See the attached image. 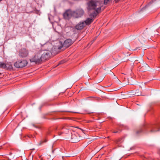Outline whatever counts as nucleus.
<instances>
[{"label":"nucleus","instance_id":"f3484780","mask_svg":"<svg viewBox=\"0 0 160 160\" xmlns=\"http://www.w3.org/2000/svg\"><path fill=\"white\" fill-rule=\"evenodd\" d=\"M5 66H6L5 63L0 62V68L5 69Z\"/></svg>","mask_w":160,"mask_h":160},{"label":"nucleus","instance_id":"6e6552de","mask_svg":"<svg viewBox=\"0 0 160 160\" xmlns=\"http://www.w3.org/2000/svg\"><path fill=\"white\" fill-rule=\"evenodd\" d=\"M18 55L20 57L26 58L28 55V52L26 48H23L20 49L18 52Z\"/></svg>","mask_w":160,"mask_h":160},{"label":"nucleus","instance_id":"a878e982","mask_svg":"<svg viewBox=\"0 0 160 160\" xmlns=\"http://www.w3.org/2000/svg\"><path fill=\"white\" fill-rule=\"evenodd\" d=\"M93 112H88V114H90V113H93Z\"/></svg>","mask_w":160,"mask_h":160},{"label":"nucleus","instance_id":"9b49d317","mask_svg":"<svg viewBox=\"0 0 160 160\" xmlns=\"http://www.w3.org/2000/svg\"><path fill=\"white\" fill-rule=\"evenodd\" d=\"M83 21L80 22L76 26V28L78 30H80L82 29L85 26Z\"/></svg>","mask_w":160,"mask_h":160},{"label":"nucleus","instance_id":"ddd939ff","mask_svg":"<svg viewBox=\"0 0 160 160\" xmlns=\"http://www.w3.org/2000/svg\"><path fill=\"white\" fill-rule=\"evenodd\" d=\"M84 22L85 26L90 24L93 21L92 19L89 18H87L85 21H83Z\"/></svg>","mask_w":160,"mask_h":160},{"label":"nucleus","instance_id":"423d86ee","mask_svg":"<svg viewBox=\"0 0 160 160\" xmlns=\"http://www.w3.org/2000/svg\"><path fill=\"white\" fill-rule=\"evenodd\" d=\"M84 13L83 10L81 9H79L73 12L72 14L75 18H79L83 16Z\"/></svg>","mask_w":160,"mask_h":160},{"label":"nucleus","instance_id":"f8f14e48","mask_svg":"<svg viewBox=\"0 0 160 160\" xmlns=\"http://www.w3.org/2000/svg\"><path fill=\"white\" fill-rule=\"evenodd\" d=\"M71 14L70 11H67L63 14L64 18L67 19H69L71 17Z\"/></svg>","mask_w":160,"mask_h":160},{"label":"nucleus","instance_id":"bb28decb","mask_svg":"<svg viewBox=\"0 0 160 160\" xmlns=\"http://www.w3.org/2000/svg\"><path fill=\"white\" fill-rule=\"evenodd\" d=\"M63 128V127H62V128L60 127V129H62V128Z\"/></svg>","mask_w":160,"mask_h":160},{"label":"nucleus","instance_id":"c756f323","mask_svg":"<svg viewBox=\"0 0 160 160\" xmlns=\"http://www.w3.org/2000/svg\"><path fill=\"white\" fill-rule=\"evenodd\" d=\"M1 74V73L0 72V75Z\"/></svg>","mask_w":160,"mask_h":160},{"label":"nucleus","instance_id":"aec40b11","mask_svg":"<svg viewBox=\"0 0 160 160\" xmlns=\"http://www.w3.org/2000/svg\"><path fill=\"white\" fill-rule=\"evenodd\" d=\"M121 132V131L120 130H118V131H113L112 132L113 133H120Z\"/></svg>","mask_w":160,"mask_h":160},{"label":"nucleus","instance_id":"5701e85b","mask_svg":"<svg viewBox=\"0 0 160 160\" xmlns=\"http://www.w3.org/2000/svg\"><path fill=\"white\" fill-rule=\"evenodd\" d=\"M119 1V0H115V2H117Z\"/></svg>","mask_w":160,"mask_h":160},{"label":"nucleus","instance_id":"1a4fd4ad","mask_svg":"<svg viewBox=\"0 0 160 160\" xmlns=\"http://www.w3.org/2000/svg\"><path fill=\"white\" fill-rule=\"evenodd\" d=\"M149 68V66L146 63H144L142 66H140L138 67L139 71L142 72L146 71L148 70Z\"/></svg>","mask_w":160,"mask_h":160},{"label":"nucleus","instance_id":"a211bd4d","mask_svg":"<svg viewBox=\"0 0 160 160\" xmlns=\"http://www.w3.org/2000/svg\"><path fill=\"white\" fill-rule=\"evenodd\" d=\"M112 0H104V3L105 5L107 4L108 2L111 1Z\"/></svg>","mask_w":160,"mask_h":160},{"label":"nucleus","instance_id":"b1692460","mask_svg":"<svg viewBox=\"0 0 160 160\" xmlns=\"http://www.w3.org/2000/svg\"><path fill=\"white\" fill-rule=\"evenodd\" d=\"M119 141L118 140H118H116V142L117 143H118V142H119Z\"/></svg>","mask_w":160,"mask_h":160},{"label":"nucleus","instance_id":"2eb2a0df","mask_svg":"<svg viewBox=\"0 0 160 160\" xmlns=\"http://www.w3.org/2000/svg\"><path fill=\"white\" fill-rule=\"evenodd\" d=\"M47 141L46 138L42 139L38 143V145H41L43 144V143L46 142Z\"/></svg>","mask_w":160,"mask_h":160},{"label":"nucleus","instance_id":"c85d7f7f","mask_svg":"<svg viewBox=\"0 0 160 160\" xmlns=\"http://www.w3.org/2000/svg\"><path fill=\"white\" fill-rule=\"evenodd\" d=\"M25 160H28V159H26Z\"/></svg>","mask_w":160,"mask_h":160},{"label":"nucleus","instance_id":"f03ea898","mask_svg":"<svg viewBox=\"0 0 160 160\" xmlns=\"http://www.w3.org/2000/svg\"><path fill=\"white\" fill-rule=\"evenodd\" d=\"M41 55L40 51L35 54L34 56L30 59L31 62H35L36 63H40L42 61L41 58Z\"/></svg>","mask_w":160,"mask_h":160},{"label":"nucleus","instance_id":"412c9836","mask_svg":"<svg viewBox=\"0 0 160 160\" xmlns=\"http://www.w3.org/2000/svg\"><path fill=\"white\" fill-rule=\"evenodd\" d=\"M104 79V77H102L101 79L100 80H99L98 81V83L100 82H102L103 80V79Z\"/></svg>","mask_w":160,"mask_h":160},{"label":"nucleus","instance_id":"f257e3e1","mask_svg":"<svg viewBox=\"0 0 160 160\" xmlns=\"http://www.w3.org/2000/svg\"><path fill=\"white\" fill-rule=\"evenodd\" d=\"M97 3L92 0L89 1L87 3L88 9L89 11H93L90 14L91 18H94L101 12V8L97 7Z\"/></svg>","mask_w":160,"mask_h":160},{"label":"nucleus","instance_id":"20e7f679","mask_svg":"<svg viewBox=\"0 0 160 160\" xmlns=\"http://www.w3.org/2000/svg\"><path fill=\"white\" fill-rule=\"evenodd\" d=\"M28 64V62L26 60H20L14 63V66L17 68H20L25 67Z\"/></svg>","mask_w":160,"mask_h":160},{"label":"nucleus","instance_id":"393cba45","mask_svg":"<svg viewBox=\"0 0 160 160\" xmlns=\"http://www.w3.org/2000/svg\"><path fill=\"white\" fill-rule=\"evenodd\" d=\"M62 63V61H61L60 62V64H61V63Z\"/></svg>","mask_w":160,"mask_h":160},{"label":"nucleus","instance_id":"9d476101","mask_svg":"<svg viewBox=\"0 0 160 160\" xmlns=\"http://www.w3.org/2000/svg\"><path fill=\"white\" fill-rule=\"evenodd\" d=\"M73 43L71 39H67L63 43V46L68 48Z\"/></svg>","mask_w":160,"mask_h":160},{"label":"nucleus","instance_id":"39448f33","mask_svg":"<svg viewBox=\"0 0 160 160\" xmlns=\"http://www.w3.org/2000/svg\"><path fill=\"white\" fill-rule=\"evenodd\" d=\"M160 125L156 124L151 126H148L146 128L147 130L150 132H155L160 130L159 128Z\"/></svg>","mask_w":160,"mask_h":160},{"label":"nucleus","instance_id":"4468645a","mask_svg":"<svg viewBox=\"0 0 160 160\" xmlns=\"http://www.w3.org/2000/svg\"><path fill=\"white\" fill-rule=\"evenodd\" d=\"M6 66H5V69L7 70H11L12 68V66L11 62L7 63L6 64Z\"/></svg>","mask_w":160,"mask_h":160},{"label":"nucleus","instance_id":"0eeeda50","mask_svg":"<svg viewBox=\"0 0 160 160\" xmlns=\"http://www.w3.org/2000/svg\"><path fill=\"white\" fill-rule=\"evenodd\" d=\"M79 135L77 132L72 133L71 142L73 143H76L79 141Z\"/></svg>","mask_w":160,"mask_h":160},{"label":"nucleus","instance_id":"2f4dec72","mask_svg":"<svg viewBox=\"0 0 160 160\" xmlns=\"http://www.w3.org/2000/svg\"><path fill=\"white\" fill-rule=\"evenodd\" d=\"M2 0H0V2Z\"/></svg>","mask_w":160,"mask_h":160},{"label":"nucleus","instance_id":"7c9ffc66","mask_svg":"<svg viewBox=\"0 0 160 160\" xmlns=\"http://www.w3.org/2000/svg\"><path fill=\"white\" fill-rule=\"evenodd\" d=\"M61 134H59V135H60Z\"/></svg>","mask_w":160,"mask_h":160},{"label":"nucleus","instance_id":"6ab92c4d","mask_svg":"<svg viewBox=\"0 0 160 160\" xmlns=\"http://www.w3.org/2000/svg\"><path fill=\"white\" fill-rule=\"evenodd\" d=\"M156 0H152L150 2H149V3H148L146 6V7H147V6H148L149 4H151L152 3V2L155 1Z\"/></svg>","mask_w":160,"mask_h":160},{"label":"nucleus","instance_id":"dca6fc26","mask_svg":"<svg viewBox=\"0 0 160 160\" xmlns=\"http://www.w3.org/2000/svg\"><path fill=\"white\" fill-rule=\"evenodd\" d=\"M145 129V128H140V129H139L138 130L136 131V134L137 135H139L140 133H141L142 132L144 129Z\"/></svg>","mask_w":160,"mask_h":160},{"label":"nucleus","instance_id":"cd10ccee","mask_svg":"<svg viewBox=\"0 0 160 160\" xmlns=\"http://www.w3.org/2000/svg\"><path fill=\"white\" fill-rule=\"evenodd\" d=\"M40 160H42V158H41L40 159Z\"/></svg>","mask_w":160,"mask_h":160},{"label":"nucleus","instance_id":"7ed1b4c3","mask_svg":"<svg viewBox=\"0 0 160 160\" xmlns=\"http://www.w3.org/2000/svg\"><path fill=\"white\" fill-rule=\"evenodd\" d=\"M40 53L42 61L48 59L51 54L50 51L47 50H41L40 51Z\"/></svg>","mask_w":160,"mask_h":160},{"label":"nucleus","instance_id":"4be33fe9","mask_svg":"<svg viewBox=\"0 0 160 160\" xmlns=\"http://www.w3.org/2000/svg\"><path fill=\"white\" fill-rule=\"evenodd\" d=\"M137 96H140L141 95V93H138V92H136L135 94Z\"/></svg>","mask_w":160,"mask_h":160}]
</instances>
